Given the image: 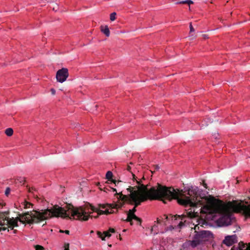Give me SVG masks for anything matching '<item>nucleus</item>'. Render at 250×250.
<instances>
[{"instance_id":"1","label":"nucleus","mask_w":250,"mask_h":250,"mask_svg":"<svg viewBox=\"0 0 250 250\" xmlns=\"http://www.w3.org/2000/svg\"><path fill=\"white\" fill-rule=\"evenodd\" d=\"M163 188L166 192L162 193V198L160 199L165 204L167 201H170L172 199H176L177 202L181 205L187 207L189 206L190 208L186 210V214H183L182 216L178 215V217L183 220L186 216L190 218L198 217L200 213H213V205L215 202L212 203L210 205H205L204 203L201 200L203 198L199 197L197 187H191L187 191L184 192L183 190L175 189L171 187H167L163 186Z\"/></svg>"},{"instance_id":"2","label":"nucleus","mask_w":250,"mask_h":250,"mask_svg":"<svg viewBox=\"0 0 250 250\" xmlns=\"http://www.w3.org/2000/svg\"><path fill=\"white\" fill-rule=\"evenodd\" d=\"M67 210L63 208L55 205L52 208L42 210V212L33 210L32 211H27L23 214H18L19 216L14 218V220L21 222L22 224L25 223L29 224H38L42 221L51 217L68 218L71 217L67 213V211H70L73 219L87 221L89 218L91 212L88 209L84 208L82 207L75 208L71 204L66 205Z\"/></svg>"},{"instance_id":"3","label":"nucleus","mask_w":250,"mask_h":250,"mask_svg":"<svg viewBox=\"0 0 250 250\" xmlns=\"http://www.w3.org/2000/svg\"><path fill=\"white\" fill-rule=\"evenodd\" d=\"M132 174L133 179L136 180L138 185L134 187L129 186L127 188L126 190L130 192L129 194L124 195L122 191L117 193L116 188H111L113 191H116L115 195L119 196L117 197L118 200L123 202H118L117 204L120 205L121 203H123L124 205L125 202L128 204L135 203L136 206L140 205L142 202L148 199L160 200L162 197L161 194L166 192L163 185L158 183L156 186L149 188V185L143 184L141 180H137L135 175L133 173Z\"/></svg>"},{"instance_id":"4","label":"nucleus","mask_w":250,"mask_h":250,"mask_svg":"<svg viewBox=\"0 0 250 250\" xmlns=\"http://www.w3.org/2000/svg\"><path fill=\"white\" fill-rule=\"evenodd\" d=\"M213 213H219L224 215L220 218V221L223 225L228 226L230 225L231 218L229 214V209H231L234 211L243 212L246 216L250 217V206H246L241 203H237L236 201L229 202L227 205L222 203L221 201L215 203L213 205Z\"/></svg>"},{"instance_id":"5","label":"nucleus","mask_w":250,"mask_h":250,"mask_svg":"<svg viewBox=\"0 0 250 250\" xmlns=\"http://www.w3.org/2000/svg\"><path fill=\"white\" fill-rule=\"evenodd\" d=\"M197 228L199 229L198 226H195L194 229L196 234L194 236L193 240L190 241V245L193 248L208 241L210 238L211 235L210 232L208 230H202L197 232L196 231Z\"/></svg>"},{"instance_id":"6","label":"nucleus","mask_w":250,"mask_h":250,"mask_svg":"<svg viewBox=\"0 0 250 250\" xmlns=\"http://www.w3.org/2000/svg\"><path fill=\"white\" fill-rule=\"evenodd\" d=\"M68 76V69L65 68H62L57 72L56 77L58 82L62 83L66 80Z\"/></svg>"},{"instance_id":"7","label":"nucleus","mask_w":250,"mask_h":250,"mask_svg":"<svg viewBox=\"0 0 250 250\" xmlns=\"http://www.w3.org/2000/svg\"><path fill=\"white\" fill-rule=\"evenodd\" d=\"M123 206V204L121 203L120 205L117 203L100 204L99 207L102 208L108 209L109 210L113 211V209H118L121 208Z\"/></svg>"},{"instance_id":"8","label":"nucleus","mask_w":250,"mask_h":250,"mask_svg":"<svg viewBox=\"0 0 250 250\" xmlns=\"http://www.w3.org/2000/svg\"><path fill=\"white\" fill-rule=\"evenodd\" d=\"M237 242V240L236 235H232L226 236L223 241V243L228 246H230L236 243Z\"/></svg>"},{"instance_id":"9","label":"nucleus","mask_w":250,"mask_h":250,"mask_svg":"<svg viewBox=\"0 0 250 250\" xmlns=\"http://www.w3.org/2000/svg\"><path fill=\"white\" fill-rule=\"evenodd\" d=\"M90 209L92 211H96L98 213V215H101V214H109L111 213H113L114 212V211H109L108 209H106L105 210H102L100 209H98L97 208H96L93 206H92L91 205H90Z\"/></svg>"},{"instance_id":"10","label":"nucleus","mask_w":250,"mask_h":250,"mask_svg":"<svg viewBox=\"0 0 250 250\" xmlns=\"http://www.w3.org/2000/svg\"><path fill=\"white\" fill-rule=\"evenodd\" d=\"M4 220L6 221V225H11V227H14V228L19 226L18 223L16 220H14V218L13 217L12 218H5Z\"/></svg>"},{"instance_id":"11","label":"nucleus","mask_w":250,"mask_h":250,"mask_svg":"<svg viewBox=\"0 0 250 250\" xmlns=\"http://www.w3.org/2000/svg\"><path fill=\"white\" fill-rule=\"evenodd\" d=\"M97 234L99 237L101 238L102 240H105L106 237L109 238L111 236V233L108 231H105L103 233L100 231H97Z\"/></svg>"},{"instance_id":"12","label":"nucleus","mask_w":250,"mask_h":250,"mask_svg":"<svg viewBox=\"0 0 250 250\" xmlns=\"http://www.w3.org/2000/svg\"><path fill=\"white\" fill-rule=\"evenodd\" d=\"M130 205H134V208L132 209H130L129 211H128V212L127 213V218L126 219V221H130V217H132V215H135V212L136 211V207H138V206H136L135 205V204H129Z\"/></svg>"},{"instance_id":"13","label":"nucleus","mask_w":250,"mask_h":250,"mask_svg":"<svg viewBox=\"0 0 250 250\" xmlns=\"http://www.w3.org/2000/svg\"><path fill=\"white\" fill-rule=\"evenodd\" d=\"M239 250H250V243L247 244L242 242H239Z\"/></svg>"},{"instance_id":"14","label":"nucleus","mask_w":250,"mask_h":250,"mask_svg":"<svg viewBox=\"0 0 250 250\" xmlns=\"http://www.w3.org/2000/svg\"><path fill=\"white\" fill-rule=\"evenodd\" d=\"M101 30L106 37L109 36L110 31L107 25L101 26Z\"/></svg>"},{"instance_id":"15","label":"nucleus","mask_w":250,"mask_h":250,"mask_svg":"<svg viewBox=\"0 0 250 250\" xmlns=\"http://www.w3.org/2000/svg\"><path fill=\"white\" fill-rule=\"evenodd\" d=\"M133 220H134L135 221H136L137 224L141 225V222H142V220L141 218L137 217L136 215H132V217H130V221H128L129 222H130V223L131 225H132V224H133V222H132Z\"/></svg>"},{"instance_id":"16","label":"nucleus","mask_w":250,"mask_h":250,"mask_svg":"<svg viewBox=\"0 0 250 250\" xmlns=\"http://www.w3.org/2000/svg\"><path fill=\"white\" fill-rule=\"evenodd\" d=\"M113 173L111 171H108L106 174V178L109 181H111L113 179Z\"/></svg>"},{"instance_id":"17","label":"nucleus","mask_w":250,"mask_h":250,"mask_svg":"<svg viewBox=\"0 0 250 250\" xmlns=\"http://www.w3.org/2000/svg\"><path fill=\"white\" fill-rule=\"evenodd\" d=\"M5 133L8 136H11L13 134V130L11 128H8L5 130Z\"/></svg>"},{"instance_id":"18","label":"nucleus","mask_w":250,"mask_h":250,"mask_svg":"<svg viewBox=\"0 0 250 250\" xmlns=\"http://www.w3.org/2000/svg\"><path fill=\"white\" fill-rule=\"evenodd\" d=\"M5 225V220H3V222H0V226H2L1 227H0V231L1 230H7L8 232L9 231V229H8L7 227H3Z\"/></svg>"},{"instance_id":"19","label":"nucleus","mask_w":250,"mask_h":250,"mask_svg":"<svg viewBox=\"0 0 250 250\" xmlns=\"http://www.w3.org/2000/svg\"><path fill=\"white\" fill-rule=\"evenodd\" d=\"M16 183H20L21 184H24V182H25V178L24 177H19L17 179H16Z\"/></svg>"},{"instance_id":"20","label":"nucleus","mask_w":250,"mask_h":250,"mask_svg":"<svg viewBox=\"0 0 250 250\" xmlns=\"http://www.w3.org/2000/svg\"><path fill=\"white\" fill-rule=\"evenodd\" d=\"M116 13L115 12H113L110 14V19L111 21H113L116 19Z\"/></svg>"},{"instance_id":"21","label":"nucleus","mask_w":250,"mask_h":250,"mask_svg":"<svg viewBox=\"0 0 250 250\" xmlns=\"http://www.w3.org/2000/svg\"><path fill=\"white\" fill-rule=\"evenodd\" d=\"M36 250H44V248L41 245H37L34 246Z\"/></svg>"},{"instance_id":"22","label":"nucleus","mask_w":250,"mask_h":250,"mask_svg":"<svg viewBox=\"0 0 250 250\" xmlns=\"http://www.w3.org/2000/svg\"><path fill=\"white\" fill-rule=\"evenodd\" d=\"M30 206H32V204L29 202H25L24 203V208H29Z\"/></svg>"},{"instance_id":"23","label":"nucleus","mask_w":250,"mask_h":250,"mask_svg":"<svg viewBox=\"0 0 250 250\" xmlns=\"http://www.w3.org/2000/svg\"><path fill=\"white\" fill-rule=\"evenodd\" d=\"M111 182H113L116 186H118L120 183L122 182L121 181L113 179L111 181Z\"/></svg>"},{"instance_id":"24","label":"nucleus","mask_w":250,"mask_h":250,"mask_svg":"<svg viewBox=\"0 0 250 250\" xmlns=\"http://www.w3.org/2000/svg\"><path fill=\"white\" fill-rule=\"evenodd\" d=\"M10 190H11V189L9 188H7L5 190V194L6 196H8L9 195V194L10 193Z\"/></svg>"},{"instance_id":"25","label":"nucleus","mask_w":250,"mask_h":250,"mask_svg":"<svg viewBox=\"0 0 250 250\" xmlns=\"http://www.w3.org/2000/svg\"><path fill=\"white\" fill-rule=\"evenodd\" d=\"M60 232L61 233H65V234H69V232L70 231L68 230H60Z\"/></svg>"},{"instance_id":"26","label":"nucleus","mask_w":250,"mask_h":250,"mask_svg":"<svg viewBox=\"0 0 250 250\" xmlns=\"http://www.w3.org/2000/svg\"><path fill=\"white\" fill-rule=\"evenodd\" d=\"M189 28H190V32H194V29L193 28V26L192 25L191 22L190 23Z\"/></svg>"},{"instance_id":"27","label":"nucleus","mask_w":250,"mask_h":250,"mask_svg":"<svg viewBox=\"0 0 250 250\" xmlns=\"http://www.w3.org/2000/svg\"><path fill=\"white\" fill-rule=\"evenodd\" d=\"M187 0L178 1L177 4H187Z\"/></svg>"},{"instance_id":"28","label":"nucleus","mask_w":250,"mask_h":250,"mask_svg":"<svg viewBox=\"0 0 250 250\" xmlns=\"http://www.w3.org/2000/svg\"><path fill=\"white\" fill-rule=\"evenodd\" d=\"M184 226V223L182 221H181L179 224H178V227L180 228H181L183 226Z\"/></svg>"},{"instance_id":"29","label":"nucleus","mask_w":250,"mask_h":250,"mask_svg":"<svg viewBox=\"0 0 250 250\" xmlns=\"http://www.w3.org/2000/svg\"><path fill=\"white\" fill-rule=\"evenodd\" d=\"M64 250H69V244H65V246H64Z\"/></svg>"},{"instance_id":"30","label":"nucleus","mask_w":250,"mask_h":250,"mask_svg":"<svg viewBox=\"0 0 250 250\" xmlns=\"http://www.w3.org/2000/svg\"><path fill=\"white\" fill-rule=\"evenodd\" d=\"M110 233H114L115 232V230L113 228H110L108 230Z\"/></svg>"},{"instance_id":"31","label":"nucleus","mask_w":250,"mask_h":250,"mask_svg":"<svg viewBox=\"0 0 250 250\" xmlns=\"http://www.w3.org/2000/svg\"><path fill=\"white\" fill-rule=\"evenodd\" d=\"M50 91L53 95H54L55 94L56 91L54 88H51Z\"/></svg>"},{"instance_id":"32","label":"nucleus","mask_w":250,"mask_h":250,"mask_svg":"<svg viewBox=\"0 0 250 250\" xmlns=\"http://www.w3.org/2000/svg\"><path fill=\"white\" fill-rule=\"evenodd\" d=\"M187 4L190 5L193 3V2L191 0H187Z\"/></svg>"},{"instance_id":"33","label":"nucleus","mask_w":250,"mask_h":250,"mask_svg":"<svg viewBox=\"0 0 250 250\" xmlns=\"http://www.w3.org/2000/svg\"><path fill=\"white\" fill-rule=\"evenodd\" d=\"M154 169L156 170H157L159 169V168H160V167L158 165H154Z\"/></svg>"},{"instance_id":"34","label":"nucleus","mask_w":250,"mask_h":250,"mask_svg":"<svg viewBox=\"0 0 250 250\" xmlns=\"http://www.w3.org/2000/svg\"><path fill=\"white\" fill-rule=\"evenodd\" d=\"M164 218H162V219H165L167 220L168 219V216L167 215H163Z\"/></svg>"},{"instance_id":"35","label":"nucleus","mask_w":250,"mask_h":250,"mask_svg":"<svg viewBox=\"0 0 250 250\" xmlns=\"http://www.w3.org/2000/svg\"><path fill=\"white\" fill-rule=\"evenodd\" d=\"M58 9V6L57 5L55 7H53V10L54 11H56Z\"/></svg>"},{"instance_id":"36","label":"nucleus","mask_w":250,"mask_h":250,"mask_svg":"<svg viewBox=\"0 0 250 250\" xmlns=\"http://www.w3.org/2000/svg\"><path fill=\"white\" fill-rule=\"evenodd\" d=\"M7 226H8V228H7L8 229H10L11 230H12L14 228V227H11V225H7Z\"/></svg>"},{"instance_id":"37","label":"nucleus","mask_w":250,"mask_h":250,"mask_svg":"<svg viewBox=\"0 0 250 250\" xmlns=\"http://www.w3.org/2000/svg\"><path fill=\"white\" fill-rule=\"evenodd\" d=\"M33 188H28V191L30 192H33Z\"/></svg>"},{"instance_id":"38","label":"nucleus","mask_w":250,"mask_h":250,"mask_svg":"<svg viewBox=\"0 0 250 250\" xmlns=\"http://www.w3.org/2000/svg\"><path fill=\"white\" fill-rule=\"evenodd\" d=\"M161 221H161V219H159V218H157V223H158V224H160V223H161Z\"/></svg>"},{"instance_id":"39","label":"nucleus","mask_w":250,"mask_h":250,"mask_svg":"<svg viewBox=\"0 0 250 250\" xmlns=\"http://www.w3.org/2000/svg\"><path fill=\"white\" fill-rule=\"evenodd\" d=\"M203 186H204V187L206 188H208V187H207V184L205 183L204 182L203 183Z\"/></svg>"},{"instance_id":"40","label":"nucleus","mask_w":250,"mask_h":250,"mask_svg":"<svg viewBox=\"0 0 250 250\" xmlns=\"http://www.w3.org/2000/svg\"><path fill=\"white\" fill-rule=\"evenodd\" d=\"M203 37L204 39H206V38H208V36L206 34H204L203 35Z\"/></svg>"},{"instance_id":"41","label":"nucleus","mask_w":250,"mask_h":250,"mask_svg":"<svg viewBox=\"0 0 250 250\" xmlns=\"http://www.w3.org/2000/svg\"><path fill=\"white\" fill-rule=\"evenodd\" d=\"M13 233L14 234H16V233H17V229H13Z\"/></svg>"},{"instance_id":"42","label":"nucleus","mask_w":250,"mask_h":250,"mask_svg":"<svg viewBox=\"0 0 250 250\" xmlns=\"http://www.w3.org/2000/svg\"><path fill=\"white\" fill-rule=\"evenodd\" d=\"M131 169V167L129 166H127V170L129 171Z\"/></svg>"},{"instance_id":"43","label":"nucleus","mask_w":250,"mask_h":250,"mask_svg":"<svg viewBox=\"0 0 250 250\" xmlns=\"http://www.w3.org/2000/svg\"><path fill=\"white\" fill-rule=\"evenodd\" d=\"M106 190H109V189H108L107 188H104V191H105V192H106Z\"/></svg>"},{"instance_id":"44","label":"nucleus","mask_w":250,"mask_h":250,"mask_svg":"<svg viewBox=\"0 0 250 250\" xmlns=\"http://www.w3.org/2000/svg\"><path fill=\"white\" fill-rule=\"evenodd\" d=\"M48 2H53L54 0H47Z\"/></svg>"},{"instance_id":"45","label":"nucleus","mask_w":250,"mask_h":250,"mask_svg":"<svg viewBox=\"0 0 250 250\" xmlns=\"http://www.w3.org/2000/svg\"><path fill=\"white\" fill-rule=\"evenodd\" d=\"M170 216L171 217V218H173V217H176L177 216V215H175V216H172V215H170Z\"/></svg>"},{"instance_id":"46","label":"nucleus","mask_w":250,"mask_h":250,"mask_svg":"<svg viewBox=\"0 0 250 250\" xmlns=\"http://www.w3.org/2000/svg\"><path fill=\"white\" fill-rule=\"evenodd\" d=\"M93 232H94V231H93V230H91V231H90V233H93Z\"/></svg>"},{"instance_id":"47","label":"nucleus","mask_w":250,"mask_h":250,"mask_svg":"<svg viewBox=\"0 0 250 250\" xmlns=\"http://www.w3.org/2000/svg\"><path fill=\"white\" fill-rule=\"evenodd\" d=\"M1 206H2V204H1V203H0V207Z\"/></svg>"},{"instance_id":"48","label":"nucleus","mask_w":250,"mask_h":250,"mask_svg":"<svg viewBox=\"0 0 250 250\" xmlns=\"http://www.w3.org/2000/svg\"><path fill=\"white\" fill-rule=\"evenodd\" d=\"M109 247H111V245H108Z\"/></svg>"},{"instance_id":"49","label":"nucleus","mask_w":250,"mask_h":250,"mask_svg":"<svg viewBox=\"0 0 250 250\" xmlns=\"http://www.w3.org/2000/svg\"><path fill=\"white\" fill-rule=\"evenodd\" d=\"M120 239L122 240L121 237H120Z\"/></svg>"}]
</instances>
